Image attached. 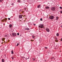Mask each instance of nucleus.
Segmentation results:
<instances>
[{"label": "nucleus", "mask_w": 62, "mask_h": 62, "mask_svg": "<svg viewBox=\"0 0 62 62\" xmlns=\"http://www.w3.org/2000/svg\"><path fill=\"white\" fill-rule=\"evenodd\" d=\"M8 20H10V18H8Z\"/></svg>", "instance_id": "nucleus-28"}, {"label": "nucleus", "mask_w": 62, "mask_h": 62, "mask_svg": "<svg viewBox=\"0 0 62 62\" xmlns=\"http://www.w3.org/2000/svg\"><path fill=\"white\" fill-rule=\"evenodd\" d=\"M58 19V16H57L56 17V20H57Z\"/></svg>", "instance_id": "nucleus-17"}, {"label": "nucleus", "mask_w": 62, "mask_h": 62, "mask_svg": "<svg viewBox=\"0 0 62 62\" xmlns=\"http://www.w3.org/2000/svg\"><path fill=\"white\" fill-rule=\"evenodd\" d=\"M46 31H47V32H49L50 31V30H49V28H46Z\"/></svg>", "instance_id": "nucleus-9"}, {"label": "nucleus", "mask_w": 62, "mask_h": 62, "mask_svg": "<svg viewBox=\"0 0 62 62\" xmlns=\"http://www.w3.org/2000/svg\"><path fill=\"white\" fill-rule=\"evenodd\" d=\"M24 58H25V59H28L29 58V57L28 56H27L26 58L24 57Z\"/></svg>", "instance_id": "nucleus-10"}, {"label": "nucleus", "mask_w": 62, "mask_h": 62, "mask_svg": "<svg viewBox=\"0 0 62 62\" xmlns=\"http://www.w3.org/2000/svg\"><path fill=\"white\" fill-rule=\"evenodd\" d=\"M11 53H12V54H13V53H14V52H13V50H12V51H11Z\"/></svg>", "instance_id": "nucleus-15"}, {"label": "nucleus", "mask_w": 62, "mask_h": 62, "mask_svg": "<svg viewBox=\"0 0 62 62\" xmlns=\"http://www.w3.org/2000/svg\"><path fill=\"white\" fill-rule=\"evenodd\" d=\"M17 2H18L19 3V2H20V0H18L17 1Z\"/></svg>", "instance_id": "nucleus-22"}, {"label": "nucleus", "mask_w": 62, "mask_h": 62, "mask_svg": "<svg viewBox=\"0 0 62 62\" xmlns=\"http://www.w3.org/2000/svg\"><path fill=\"white\" fill-rule=\"evenodd\" d=\"M12 59H14V58L12 57Z\"/></svg>", "instance_id": "nucleus-31"}, {"label": "nucleus", "mask_w": 62, "mask_h": 62, "mask_svg": "<svg viewBox=\"0 0 62 62\" xmlns=\"http://www.w3.org/2000/svg\"><path fill=\"white\" fill-rule=\"evenodd\" d=\"M38 53V52L37 51H35L33 53V54L34 55H35V54H36Z\"/></svg>", "instance_id": "nucleus-7"}, {"label": "nucleus", "mask_w": 62, "mask_h": 62, "mask_svg": "<svg viewBox=\"0 0 62 62\" xmlns=\"http://www.w3.org/2000/svg\"><path fill=\"white\" fill-rule=\"evenodd\" d=\"M22 16L23 15H20L19 16V19H22Z\"/></svg>", "instance_id": "nucleus-6"}, {"label": "nucleus", "mask_w": 62, "mask_h": 62, "mask_svg": "<svg viewBox=\"0 0 62 62\" xmlns=\"http://www.w3.org/2000/svg\"><path fill=\"white\" fill-rule=\"evenodd\" d=\"M59 34L58 33H57L56 34V36H59Z\"/></svg>", "instance_id": "nucleus-14"}, {"label": "nucleus", "mask_w": 62, "mask_h": 62, "mask_svg": "<svg viewBox=\"0 0 62 62\" xmlns=\"http://www.w3.org/2000/svg\"><path fill=\"white\" fill-rule=\"evenodd\" d=\"M3 1V0H0V2H1Z\"/></svg>", "instance_id": "nucleus-23"}, {"label": "nucleus", "mask_w": 62, "mask_h": 62, "mask_svg": "<svg viewBox=\"0 0 62 62\" xmlns=\"http://www.w3.org/2000/svg\"><path fill=\"white\" fill-rule=\"evenodd\" d=\"M34 25V26H35L36 25V24H33Z\"/></svg>", "instance_id": "nucleus-33"}, {"label": "nucleus", "mask_w": 62, "mask_h": 62, "mask_svg": "<svg viewBox=\"0 0 62 62\" xmlns=\"http://www.w3.org/2000/svg\"><path fill=\"white\" fill-rule=\"evenodd\" d=\"M40 20L41 21H42V18H41L40 19Z\"/></svg>", "instance_id": "nucleus-20"}, {"label": "nucleus", "mask_w": 62, "mask_h": 62, "mask_svg": "<svg viewBox=\"0 0 62 62\" xmlns=\"http://www.w3.org/2000/svg\"><path fill=\"white\" fill-rule=\"evenodd\" d=\"M45 6V5H44L43 6L44 7Z\"/></svg>", "instance_id": "nucleus-35"}, {"label": "nucleus", "mask_w": 62, "mask_h": 62, "mask_svg": "<svg viewBox=\"0 0 62 62\" xmlns=\"http://www.w3.org/2000/svg\"><path fill=\"white\" fill-rule=\"evenodd\" d=\"M17 34L18 36H19V33H18Z\"/></svg>", "instance_id": "nucleus-29"}, {"label": "nucleus", "mask_w": 62, "mask_h": 62, "mask_svg": "<svg viewBox=\"0 0 62 62\" xmlns=\"http://www.w3.org/2000/svg\"><path fill=\"white\" fill-rule=\"evenodd\" d=\"M39 27L40 28H44V27H43V25L42 24H40L39 25Z\"/></svg>", "instance_id": "nucleus-1"}, {"label": "nucleus", "mask_w": 62, "mask_h": 62, "mask_svg": "<svg viewBox=\"0 0 62 62\" xmlns=\"http://www.w3.org/2000/svg\"><path fill=\"white\" fill-rule=\"evenodd\" d=\"M32 38H33V39H35V37L33 35L32 36Z\"/></svg>", "instance_id": "nucleus-19"}, {"label": "nucleus", "mask_w": 62, "mask_h": 62, "mask_svg": "<svg viewBox=\"0 0 62 62\" xmlns=\"http://www.w3.org/2000/svg\"><path fill=\"white\" fill-rule=\"evenodd\" d=\"M50 7L49 6H47L45 7V8L46 9H48V8H49Z\"/></svg>", "instance_id": "nucleus-11"}, {"label": "nucleus", "mask_w": 62, "mask_h": 62, "mask_svg": "<svg viewBox=\"0 0 62 62\" xmlns=\"http://www.w3.org/2000/svg\"><path fill=\"white\" fill-rule=\"evenodd\" d=\"M9 26L10 28H11V27L12 26V25H11V24H10Z\"/></svg>", "instance_id": "nucleus-16"}, {"label": "nucleus", "mask_w": 62, "mask_h": 62, "mask_svg": "<svg viewBox=\"0 0 62 62\" xmlns=\"http://www.w3.org/2000/svg\"><path fill=\"white\" fill-rule=\"evenodd\" d=\"M54 60H55V59H54Z\"/></svg>", "instance_id": "nucleus-37"}, {"label": "nucleus", "mask_w": 62, "mask_h": 62, "mask_svg": "<svg viewBox=\"0 0 62 62\" xmlns=\"http://www.w3.org/2000/svg\"><path fill=\"white\" fill-rule=\"evenodd\" d=\"M19 44H19V43H17V45L16 46H18L19 45Z\"/></svg>", "instance_id": "nucleus-18"}, {"label": "nucleus", "mask_w": 62, "mask_h": 62, "mask_svg": "<svg viewBox=\"0 0 62 62\" xmlns=\"http://www.w3.org/2000/svg\"><path fill=\"white\" fill-rule=\"evenodd\" d=\"M19 11H21V12H22V11H23L22 10H19Z\"/></svg>", "instance_id": "nucleus-25"}, {"label": "nucleus", "mask_w": 62, "mask_h": 62, "mask_svg": "<svg viewBox=\"0 0 62 62\" xmlns=\"http://www.w3.org/2000/svg\"><path fill=\"white\" fill-rule=\"evenodd\" d=\"M12 35L13 36H17V35H16L17 34L15 32L13 33Z\"/></svg>", "instance_id": "nucleus-4"}, {"label": "nucleus", "mask_w": 62, "mask_h": 62, "mask_svg": "<svg viewBox=\"0 0 62 62\" xmlns=\"http://www.w3.org/2000/svg\"><path fill=\"white\" fill-rule=\"evenodd\" d=\"M60 13H62V10L60 11Z\"/></svg>", "instance_id": "nucleus-26"}, {"label": "nucleus", "mask_w": 62, "mask_h": 62, "mask_svg": "<svg viewBox=\"0 0 62 62\" xmlns=\"http://www.w3.org/2000/svg\"><path fill=\"white\" fill-rule=\"evenodd\" d=\"M25 30L26 31H29V30L31 31V30L28 27H26L25 28Z\"/></svg>", "instance_id": "nucleus-3"}, {"label": "nucleus", "mask_w": 62, "mask_h": 62, "mask_svg": "<svg viewBox=\"0 0 62 62\" xmlns=\"http://www.w3.org/2000/svg\"><path fill=\"white\" fill-rule=\"evenodd\" d=\"M9 36L8 34V33H6L5 34V37H8Z\"/></svg>", "instance_id": "nucleus-5"}, {"label": "nucleus", "mask_w": 62, "mask_h": 62, "mask_svg": "<svg viewBox=\"0 0 62 62\" xmlns=\"http://www.w3.org/2000/svg\"><path fill=\"white\" fill-rule=\"evenodd\" d=\"M54 16H53L51 15L49 17V19L51 20H53L54 19Z\"/></svg>", "instance_id": "nucleus-2"}, {"label": "nucleus", "mask_w": 62, "mask_h": 62, "mask_svg": "<svg viewBox=\"0 0 62 62\" xmlns=\"http://www.w3.org/2000/svg\"><path fill=\"white\" fill-rule=\"evenodd\" d=\"M2 61V62H5V60L4 59H1Z\"/></svg>", "instance_id": "nucleus-12"}, {"label": "nucleus", "mask_w": 62, "mask_h": 62, "mask_svg": "<svg viewBox=\"0 0 62 62\" xmlns=\"http://www.w3.org/2000/svg\"><path fill=\"white\" fill-rule=\"evenodd\" d=\"M51 9L53 10H54L55 9V7H52L51 8Z\"/></svg>", "instance_id": "nucleus-8"}, {"label": "nucleus", "mask_w": 62, "mask_h": 62, "mask_svg": "<svg viewBox=\"0 0 62 62\" xmlns=\"http://www.w3.org/2000/svg\"><path fill=\"white\" fill-rule=\"evenodd\" d=\"M55 39H56V40H57V41H58V40H57V38H55Z\"/></svg>", "instance_id": "nucleus-24"}, {"label": "nucleus", "mask_w": 62, "mask_h": 62, "mask_svg": "<svg viewBox=\"0 0 62 62\" xmlns=\"http://www.w3.org/2000/svg\"><path fill=\"white\" fill-rule=\"evenodd\" d=\"M45 48L46 49H47V48L46 47H45Z\"/></svg>", "instance_id": "nucleus-27"}, {"label": "nucleus", "mask_w": 62, "mask_h": 62, "mask_svg": "<svg viewBox=\"0 0 62 62\" xmlns=\"http://www.w3.org/2000/svg\"><path fill=\"white\" fill-rule=\"evenodd\" d=\"M20 37H21V36H21V35H20Z\"/></svg>", "instance_id": "nucleus-36"}, {"label": "nucleus", "mask_w": 62, "mask_h": 62, "mask_svg": "<svg viewBox=\"0 0 62 62\" xmlns=\"http://www.w3.org/2000/svg\"><path fill=\"white\" fill-rule=\"evenodd\" d=\"M11 5H14V3H12V4H11Z\"/></svg>", "instance_id": "nucleus-30"}, {"label": "nucleus", "mask_w": 62, "mask_h": 62, "mask_svg": "<svg viewBox=\"0 0 62 62\" xmlns=\"http://www.w3.org/2000/svg\"><path fill=\"white\" fill-rule=\"evenodd\" d=\"M60 9H62V7H60Z\"/></svg>", "instance_id": "nucleus-21"}, {"label": "nucleus", "mask_w": 62, "mask_h": 62, "mask_svg": "<svg viewBox=\"0 0 62 62\" xmlns=\"http://www.w3.org/2000/svg\"><path fill=\"white\" fill-rule=\"evenodd\" d=\"M62 38L61 39V41H62Z\"/></svg>", "instance_id": "nucleus-34"}, {"label": "nucleus", "mask_w": 62, "mask_h": 62, "mask_svg": "<svg viewBox=\"0 0 62 62\" xmlns=\"http://www.w3.org/2000/svg\"><path fill=\"white\" fill-rule=\"evenodd\" d=\"M33 60L34 61H35V59H34V58L33 59Z\"/></svg>", "instance_id": "nucleus-32"}, {"label": "nucleus", "mask_w": 62, "mask_h": 62, "mask_svg": "<svg viewBox=\"0 0 62 62\" xmlns=\"http://www.w3.org/2000/svg\"><path fill=\"white\" fill-rule=\"evenodd\" d=\"M40 6V5H38V6L37 8H39Z\"/></svg>", "instance_id": "nucleus-13"}]
</instances>
